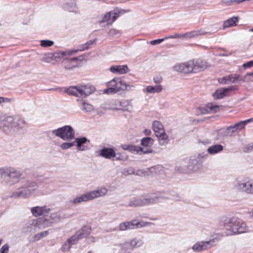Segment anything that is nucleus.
<instances>
[{"label":"nucleus","mask_w":253,"mask_h":253,"mask_svg":"<svg viewBox=\"0 0 253 253\" xmlns=\"http://www.w3.org/2000/svg\"><path fill=\"white\" fill-rule=\"evenodd\" d=\"M108 88L104 89L103 93L107 94H122L133 90V85L127 84L121 78H114L107 83Z\"/></svg>","instance_id":"1"},{"label":"nucleus","mask_w":253,"mask_h":253,"mask_svg":"<svg viewBox=\"0 0 253 253\" xmlns=\"http://www.w3.org/2000/svg\"><path fill=\"white\" fill-rule=\"evenodd\" d=\"M26 122L19 116H7L0 118V128L7 132L11 129L19 130L25 127Z\"/></svg>","instance_id":"2"},{"label":"nucleus","mask_w":253,"mask_h":253,"mask_svg":"<svg viewBox=\"0 0 253 253\" xmlns=\"http://www.w3.org/2000/svg\"><path fill=\"white\" fill-rule=\"evenodd\" d=\"M38 182L32 179H25L22 181V185L14 192L11 197L28 198L33 194L38 188Z\"/></svg>","instance_id":"3"},{"label":"nucleus","mask_w":253,"mask_h":253,"mask_svg":"<svg viewBox=\"0 0 253 253\" xmlns=\"http://www.w3.org/2000/svg\"><path fill=\"white\" fill-rule=\"evenodd\" d=\"M224 228L226 230V235L240 234L247 231L246 224L241 219L235 217L226 220L224 224Z\"/></svg>","instance_id":"4"},{"label":"nucleus","mask_w":253,"mask_h":253,"mask_svg":"<svg viewBox=\"0 0 253 253\" xmlns=\"http://www.w3.org/2000/svg\"><path fill=\"white\" fill-rule=\"evenodd\" d=\"M0 174L9 184L18 182L23 175L20 170L12 167L0 168Z\"/></svg>","instance_id":"5"},{"label":"nucleus","mask_w":253,"mask_h":253,"mask_svg":"<svg viewBox=\"0 0 253 253\" xmlns=\"http://www.w3.org/2000/svg\"><path fill=\"white\" fill-rule=\"evenodd\" d=\"M52 133L63 140L70 141L75 138V130L71 126L66 125L52 130Z\"/></svg>","instance_id":"6"},{"label":"nucleus","mask_w":253,"mask_h":253,"mask_svg":"<svg viewBox=\"0 0 253 253\" xmlns=\"http://www.w3.org/2000/svg\"><path fill=\"white\" fill-rule=\"evenodd\" d=\"M152 128L160 142L163 141V143H168V136L166 133L164 126L161 122L158 121H154Z\"/></svg>","instance_id":"7"},{"label":"nucleus","mask_w":253,"mask_h":253,"mask_svg":"<svg viewBox=\"0 0 253 253\" xmlns=\"http://www.w3.org/2000/svg\"><path fill=\"white\" fill-rule=\"evenodd\" d=\"M142 227V223L137 219H134L130 221H126L120 223L118 225V230L126 231L134 230Z\"/></svg>","instance_id":"8"},{"label":"nucleus","mask_w":253,"mask_h":253,"mask_svg":"<svg viewBox=\"0 0 253 253\" xmlns=\"http://www.w3.org/2000/svg\"><path fill=\"white\" fill-rule=\"evenodd\" d=\"M84 59V55L73 58H66L64 61V68L66 70H71L75 68H79L82 65V62Z\"/></svg>","instance_id":"9"},{"label":"nucleus","mask_w":253,"mask_h":253,"mask_svg":"<svg viewBox=\"0 0 253 253\" xmlns=\"http://www.w3.org/2000/svg\"><path fill=\"white\" fill-rule=\"evenodd\" d=\"M192 72L196 73L204 71L208 67L207 61L201 59L191 60Z\"/></svg>","instance_id":"10"},{"label":"nucleus","mask_w":253,"mask_h":253,"mask_svg":"<svg viewBox=\"0 0 253 253\" xmlns=\"http://www.w3.org/2000/svg\"><path fill=\"white\" fill-rule=\"evenodd\" d=\"M78 50H71L69 51H57L52 54H49L48 57L52 59L56 62H59L62 59L65 61V56L71 55L77 52Z\"/></svg>","instance_id":"11"},{"label":"nucleus","mask_w":253,"mask_h":253,"mask_svg":"<svg viewBox=\"0 0 253 253\" xmlns=\"http://www.w3.org/2000/svg\"><path fill=\"white\" fill-rule=\"evenodd\" d=\"M173 69L174 71L180 73L185 74L193 73L191 60L187 62L177 64L173 66Z\"/></svg>","instance_id":"12"},{"label":"nucleus","mask_w":253,"mask_h":253,"mask_svg":"<svg viewBox=\"0 0 253 253\" xmlns=\"http://www.w3.org/2000/svg\"><path fill=\"white\" fill-rule=\"evenodd\" d=\"M80 240L79 238L75 233L65 241L62 246L61 250L64 253L68 252L73 245H75L78 244Z\"/></svg>","instance_id":"13"},{"label":"nucleus","mask_w":253,"mask_h":253,"mask_svg":"<svg viewBox=\"0 0 253 253\" xmlns=\"http://www.w3.org/2000/svg\"><path fill=\"white\" fill-rule=\"evenodd\" d=\"M213 243L214 240L207 242H198L193 246L192 249L196 252L203 251L211 248Z\"/></svg>","instance_id":"14"},{"label":"nucleus","mask_w":253,"mask_h":253,"mask_svg":"<svg viewBox=\"0 0 253 253\" xmlns=\"http://www.w3.org/2000/svg\"><path fill=\"white\" fill-rule=\"evenodd\" d=\"M50 211V209L46 206L40 207L37 206L33 207L31 209V211L34 216L46 215Z\"/></svg>","instance_id":"15"},{"label":"nucleus","mask_w":253,"mask_h":253,"mask_svg":"<svg viewBox=\"0 0 253 253\" xmlns=\"http://www.w3.org/2000/svg\"><path fill=\"white\" fill-rule=\"evenodd\" d=\"M99 156L107 159H112L116 156L114 148L103 147L99 151Z\"/></svg>","instance_id":"16"},{"label":"nucleus","mask_w":253,"mask_h":253,"mask_svg":"<svg viewBox=\"0 0 253 253\" xmlns=\"http://www.w3.org/2000/svg\"><path fill=\"white\" fill-rule=\"evenodd\" d=\"M109 70L111 73L118 75L124 74L129 72L126 65L112 66Z\"/></svg>","instance_id":"17"},{"label":"nucleus","mask_w":253,"mask_h":253,"mask_svg":"<svg viewBox=\"0 0 253 253\" xmlns=\"http://www.w3.org/2000/svg\"><path fill=\"white\" fill-rule=\"evenodd\" d=\"M220 107L212 103H208L205 106L201 107L199 109L202 114L214 113L219 111Z\"/></svg>","instance_id":"18"},{"label":"nucleus","mask_w":253,"mask_h":253,"mask_svg":"<svg viewBox=\"0 0 253 253\" xmlns=\"http://www.w3.org/2000/svg\"><path fill=\"white\" fill-rule=\"evenodd\" d=\"M79 90H80L81 97H86L94 92L95 88L93 85L85 84L80 85Z\"/></svg>","instance_id":"19"},{"label":"nucleus","mask_w":253,"mask_h":253,"mask_svg":"<svg viewBox=\"0 0 253 253\" xmlns=\"http://www.w3.org/2000/svg\"><path fill=\"white\" fill-rule=\"evenodd\" d=\"M74 142L76 143L77 149L79 151H85L88 149V146L85 144L89 142V140L85 137L76 138Z\"/></svg>","instance_id":"20"},{"label":"nucleus","mask_w":253,"mask_h":253,"mask_svg":"<svg viewBox=\"0 0 253 253\" xmlns=\"http://www.w3.org/2000/svg\"><path fill=\"white\" fill-rule=\"evenodd\" d=\"M240 75L238 74H231L219 79L218 82L222 84L234 83L239 80Z\"/></svg>","instance_id":"21"},{"label":"nucleus","mask_w":253,"mask_h":253,"mask_svg":"<svg viewBox=\"0 0 253 253\" xmlns=\"http://www.w3.org/2000/svg\"><path fill=\"white\" fill-rule=\"evenodd\" d=\"M246 125L244 121H240L233 126L228 127L226 129V132L228 134L231 135V134L233 132L241 130L244 128Z\"/></svg>","instance_id":"22"},{"label":"nucleus","mask_w":253,"mask_h":253,"mask_svg":"<svg viewBox=\"0 0 253 253\" xmlns=\"http://www.w3.org/2000/svg\"><path fill=\"white\" fill-rule=\"evenodd\" d=\"M37 222L34 220H30L25 224L22 232L24 233H34L37 230Z\"/></svg>","instance_id":"23"},{"label":"nucleus","mask_w":253,"mask_h":253,"mask_svg":"<svg viewBox=\"0 0 253 253\" xmlns=\"http://www.w3.org/2000/svg\"><path fill=\"white\" fill-rule=\"evenodd\" d=\"M91 230L90 226L84 225L75 233L81 240L87 237L90 234Z\"/></svg>","instance_id":"24"},{"label":"nucleus","mask_w":253,"mask_h":253,"mask_svg":"<svg viewBox=\"0 0 253 253\" xmlns=\"http://www.w3.org/2000/svg\"><path fill=\"white\" fill-rule=\"evenodd\" d=\"M153 143L154 140L152 138H143V154L151 153L153 152L151 147Z\"/></svg>","instance_id":"25"},{"label":"nucleus","mask_w":253,"mask_h":253,"mask_svg":"<svg viewBox=\"0 0 253 253\" xmlns=\"http://www.w3.org/2000/svg\"><path fill=\"white\" fill-rule=\"evenodd\" d=\"M67 217L66 214L62 211L53 212L50 215V218L52 223H58Z\"/></svg>","instance_id":"26"},{"label":"nucleus","mask_w":253,"mask_h":253,"mask_svg":"<svg viewBox=\"0 0 253 253\" xmlns=\"http://www.w3.org/2000/svg\"><path fill=\"white\" fill-rule=\"evenodd\" d=\"M108 192V189L105 187H101L96 190L89 191L92 200L105 196Z\"/></svg>","instance_id":"27"},{"label":"nucleus","mask_w":253,"mask_h":253,"mask_svg":"<svg viewBox=\"0 0 253 253\" xmlns=\"http://www.w3.org/2000/svg\"><path fill=\"white\" fill-rule=\"evenodd\" d=\"M121 173L125 176H127L132 174L141 176L142 174V170L135 169L133 168L130 167L128 168H125L123 169L121 171Z\"/></svg>","instance_id":"28"},{"label":"nucleus","mask_w":253,"mask_h":253,"mask_svg":"<svg viewBox=\"0 0 253 253\" xmlns=\"http://www.w3.org/2000/svg\"><path fill=\"white\" fill-rule=\"evenodd\" d=\"M78 102V106H79L81 110L84 111V112H91L94 109L93 106L86 102L84 101L77 100Z\"/></svg>","instance_id":"29"},{"label":"nucleus","mask_w":253,"mask_h":253,"mask_svg":"<svg viewBox=\"0 0 253 253\" xmlns=\"http://www.w3.org/2000/svg\"><path fill=\"white\" fill-rule=\"evenodd\" d=\"M231 89V87L218 89L213 93V96L216 99L222 98L224 96H228L229 91Z\"/></svg>","instance_id":"30"},{"label":"nucleus","mask_w":253,"mask_h":253,"mask_svg":"<svg viewBox=\"0 0 253 253\" xmlns=\"http://www.w3.org/2000/svg\"><path fill=\"white\" fill-rule=\"evenodd\" d=\"M129 11V10H124V9H114L110 12L111 15V22H114L117 20V19L120 17L121 15Z\"/></svg>","instance_id":"31"},{"label":"nucleus","mask_w":253,"mask_h":253,"mask_svg":"<svg viewBox=\"0 0 253 253\" xmlns=\"http://www.w3.org/2000/svg\"><path fill=\"white\" fill-rule=\"evenodd\" d=\"M238 188L248 193H253V182L239 183Z\"/></svg>","instance_id":"32"},{"label":"nucleus","mask_w":253,"mask_h":253,"mask_svg":"<svg viewBox=\"0 0 253 253\" xmlns=\"http://www.w3.org/2000/svg\"><path fill=\"white\" fill-rule=\"evenodd\" d=\"M66 92L69 94L77 97H81L79 86H71L66 89Z\"/></svg>","instance_id":"33"},{"label":"nucleus","mask_w":253,"mask_h":253,"mask_svg":"<svg viewBox=\"0 0 253 253\" xmlns=\"http://www.w3.org/2000/svg\"><path fill=\"white\" fill-rule=\"evenodd\" d=\"M238 21V18L237 17H232L227 20L225 21L223 23V28H229L233 27L236 25V23Z\"/></svg>","instance_id":"34"},{"label":"nucleus","mask_w":253,"mask_h":253,"mask_svg":"<svg viewBox=\"0 0 253 253\" xmlns=\"http://www.w3.org/2000/svg\"><path fill=\"white\" fill-rule=\"evenodd\" d=\"M163 90V87L161 85H156L155 86L149 85L146 88V91L148 93H159Z\"/></svg>","instance_id":"35"},{"label":"nucleus","mask_w":253,"mask_h":253,"mask_svg":"<svg viewBox=\"0 0 253 253\" xmlns=\"http://www.w3.org/2000/svg\"><path fill=\"white\" fill-rule=\"evenodd\" d=\"M223 149V146L221 145L216 144L210 147L208 149V152L210 154H214L221 151Z\"/></svg>","instance_id":"36"},{"label":"nucleus","mask_w":253,"mask_h":253,"mask_svg":"<svg viewBox=\"0 0 253 253\" xmlns=\"http://www.w3.org/2000/svg\"><path fill=\"white\" fill-rule=\"evenodd\" d=\"M97 41V39L95 38L93 40H89L87 41L86 42H85L84 44H83L81 45L80 48L79 50L80 51H84L87 50L91 47V46L93 44H94L95 43V42Z\"/></svg>","instance_id":"37"},{"label":"nucleus","mask_w":253,"mask_h":253,"mask_svg":"<svg viewBox=\"0 0 253 253\" xmlns=\"http://www.w3.org/2000/svg\"><path fill=\"white\" fill-rule=\"evenodd\" d=\"M117 105L120 107L119 109L123 110H128L131 108L129 101L126 100L119 101Z\"/></svg>","instance_id":"38"},{"label":"nucleus","mask_w":253,"mask_h":253,"mask_svg":"<svg viewBox=\"0 0 253 253\" xmlns=\"http://www.w3.org/2000/svg\"><path fill=\"white\" fill-rule=\"evenodd\" d=\"M48 231H44L40 233H37L32 237V239L30 240L32 242H35L40 240L41 239L46 236L48 235Z\"/></svg>","instance_id":"39"},{"label":"nucleus","mask_w":253,"mask_h":253,"mask_svg":"<svg viewBox=\"0 0 253 253\" xmlns=\"http://www.w3.org/2000/svg\"><path fill=\"white\" fill-rule=\"evenodd\" d=\"M142 204V201L138 198H133L129 201V206L131 207H135L140 206Z\"/></svg>","instance_id":"40"},{"label":"nucleus","mask_w":253,"mask_h":253,"mask_svg":"<svg viewBox=\"0 0 253 253\" xmlns=\"http://www.w3.org/2000/svg\"><path fill=\"white\" fill-rule=\"evenodd\" d=\"M129 243L132 249L141 246L142 244L141 240L137 238H133Z\"/></svg>","instance_id":"41"},{"label":"nucleus","mask_w":253,"mask_h":253,"mask_svg":"<svg viewBox=\"0 0 253 253\" xmlns=\"http://www.w3.org/2000/svg\"><path fill=\"white\" fill-rule=\"evenodd\" d=\"M200 34L198 31H193L182 34L183 39L192 38L194 37L198 36Z\"/></svg>","instance_id":"42"},{"label":"nucleus","mask_w":253,"mask_h":253,"mask_svg":"<svg viewBox=\"0 0 253 253\" xmlns=\"http://www.w3.org/2000/svg\"><path fill=\"white\" fill-rule=\"evenodd\" d=\"M116 161H126L128 159V156L124 152L116 153V157H114Z\"/></svg>","instance_id":"43"},{"label":"nucleus","mask_w":253,"mask_h":253,"mask_svg":"<svg viewBox=\"0 0 253 253\" xmlns=\"http://www.w3.org/2000/svg\"><path fill=\"white\" fill-rule=\"evenodd\" d=\"M111 19L110 12H109L103 16L100 23L108 22V25L112 24L113 22H111Z\"/></svg>","instance_id":"44"},{"label":"nucleus","mask_w":253,"mask_h":253,"mask_svg":"<svg viewBox=\"0 0 253 253\" xmlns=\"http://www.w3.org/2000/svg\"><path fill=\"white\" fill-rule=\"evenodd\" d=\"M80 197L82 202H85L92 200L89 192H87L84 194H82Z\"/></svg>","instance_id":"45"},{"label":"nucleus","mask_w":253,"mask_h":253,"mask_svg":"<svg viewBox=\"0 0 253 253\" xmlns=\"http://www.w3.org/2000/svg\"><path fill=\"white\" fill-rule=\"evenodd\" d=\"M75 145V142L74 141L72 142H64L60 145V147L63 150H66L74 146Z\"/></svg>","instance_id":"46"},{"label":"nucleus","mask_w":253,"mask_h":253,"mask_svg":"<svg viewBox=\"0 0 253 253\" xmlns=\"http://www.w3.org/2000/svg\"><path fill=\"white\" fill-rule=\"evenodd\" d=\"M41 45L42 47H47L52 46L54 44V42L50 40H41Z\"/></svg>","instance_id":"47"},{"label":"nucleus","mask_w":253,"mask_h":253,"mask_svg":"<svg viewBox=\"0 0 253 253\" xmlns=\"http://www.w3.org/2000/svg\"><path fill=\"white\" fill-rule=\"evenodd\" d=\"M158 201L157 198H151L149 199H145L143 200V205H148L150 204H153Z\"/></svg>","instance_id":"48"},{"label":"nucleus","mask_w":253,"mask_h":253,"mask_svg":"<svg viewBox=\"0 0 253 253\" xmlns=\"http://www.w3.org/2000/svg\"><path fill=\"white\" fill-rule=\"evenodd\" d=\"M140 152H142V147L133 145L130 152L133 154H138Z\"/></svg>","instance_id":"49"},{"label":"nucleus","mask_w":253,"mask_h":253,"mask_svg":"<svg viewBox=\"0 0 253 253\" xmlns=\"http://www.w3.org/2000/svg\"><path fill=\"white\" fill-rule=\"evenodd\" d=\"M108 34L109 36L114 37V36H116L118 35H120V32L119 30H118L117 29H111L109 30Z\"/></svg>","instance_id":"50"},{"label":"nucleus","mask_w":253,"mask_h":253,"mask_svg":"<svg viewBox=\"0 0 253 253\" xmlns=\"http://www.w3.org/2000/svg\"><path fill=\"white\" fill-rule=\"evenodd\" d=\"M133 145H128V144H122L121 145V148L124 150L128 151L130 152L131 148H132Z\"/></svg>","instance_id":"51"},{"label":"nucleus","mask_w":253,"mask_h":253,"mask_svg":"<svg viewBox=\"0 0 253 253\" xmlns=\"http://www.w3.org/2000/svg\"><path fill=\"white\" fill-rule=\"evenodd\" d=\"M9 246L7 244H5L4 245H3L0 250V253H8L9 251Z\"/></svg>","instance_id":"52"},{"label":"nucleus","mask_w":253,"mask_h":253,"mask_svg":"<svg viewBox=\"0 0 253 253\" xmlns=\"http://www.w3.org/2000/svg\"><path fill=\"white\" fill-rule=\"evenodd\" d=\"M13 101L12 98L7 97H0V104L2 103H11Z\"/></svg>","instance_id":"53"},{"label":"nucleus","mask_w":253,"mask_h":253,"mask_svg":"<svg viewBox=\"0 0 253 253\" xmlns=\"http://www.w3.org/2000/svg\"><path fill=\"white\" fill-rule=\"evenodd\" d=\"M252 151H253V143L249 144L244 148V151L246 153H248Z\"/></svg>","instance_id":"54"},{"label":"nucleus","mask_w":253,"mask_h":253,"mask_svg":"<svg viewBox=\"0 0 253 253\" xmlns=\"http://www.w3.org/2000/svg\"><path fill=\"white\" fill-rule=\"evenodd\" d=\"M169 39H183L182 34H179L175 33L172 35H171L168 37Z\"/></svg>","instance_id":"55"},{"label":"nucleus","mask_w":253,"mask_h":253,"mask_svg":"<svg viewBox=\"0 0 253 253\" xmlns=\"http://www.w3.org/2000/svg\"><path fill=\"white\" fill-rule=\"evenodd\" d=\"M164 40V39L153 40L150 42V43L152 45L158 44L163 42Z\"/></svg>","instance_id":"56"},{"label":"nucleus","mask_w":253,"mask_h":253,"mask_svg":"<svg viewBox=\"0 0 253 253\" xmlns=\"http://www.w3.org/2000/svg\"><path fill=\"white\" fill-rule=\"evenodd\" d=\"M96 241V239L93 236H89V237H88L86 239V242L87 243V244H91V243H95Z\"/></svg>","instance_id":"57"},{"label":"nucleus","mask_w":253,"mask_h":253,"mask_svg":"<svg viewBox=\"0 0 253 253\" xmlns=\"http://www.w3.org/2000/svg\"><path fill=\"white\" fill-rule=\"evenodd\" d=\"M82 202L80 196L76 197L71 201V203L74 204H78Z\"/></svg>","instance_id":"58"},{"label":"nucleus","mask_w":253,"mask_h":253,"mask_svg":"<svg viewBox=\"0 0 253 253\" xmlns=\"http://www.w3.org/2000/svg\"><path fill=\"white\" fill-rule=\"evenodd\" d=\"M253 67V61H250L243 65V67L245 68H250Z\"/></svg>","instance_id":"59"},{"label":"nucleus","mask_w":253,"mask_h":253,"mask_svg":"<svg viewBox=\"0 0 253 253\" xmlns=\"http://www.w3.org/2000/svg\"><path fill=\"white\" fill-rule=\"evenodd\" d=\"M162 78L161 76H157L153 78L154 82L156 84H159L162 81Z\"/></svg>","instance_id":"60"},{"label":"nucleus","mask_w":253,"mask_h":253,"mask_svg":"<svg viewBox=\"0 0 253 253\" xmlns=\"http://www.w3.org/2000/svg\"><path fill=\"white\" fill-rule=\"evenodd\" d=\"M144 133L146 135H149L151 133V131L150 130L145 129L144 130Z\"/></svg>","instance_id":"61"},{"label":"nucleus","mask_w":253,"mask_h":253,"mask_svg":"<svg viewBox=\"0 0 253 253\" xmlns=\"http://www.w3.org/2000/svg\"><path fill=\"white\" fill-rule=\"evenodd\" d=\"M244 122H245L246 125H247L248 123L253 122V118H251L246 120H245Z\"/></svg>","instance_id":"62"},{"label":"nucleus","mask_w":253,"mask_h":253,"mask_svg":"<svg viewBox=\"0 0 253 253\" xmlns=\"http://www.w3.org/2000/svg\"><path fill=\"white\" fill-rule=\"evenodd\" d=\"M246 75L247 76H253V72H250V73H248Z\"/></svg>","instance_id":"63"},{"label":"nucleus","mask_w":253,"mask_h":253,"mask_svg":"<svg viewBox=\"0 0 253 253\" xmlns=\"http://www.w3.org/2000/svg\"><path fill=\"white\" fill-rule=\"evenodd\" d=\"M192 164H194L195 163H197V161L196 159H193L191 160Z\"/></svg>","instance_id":"64"}]
</instances>
